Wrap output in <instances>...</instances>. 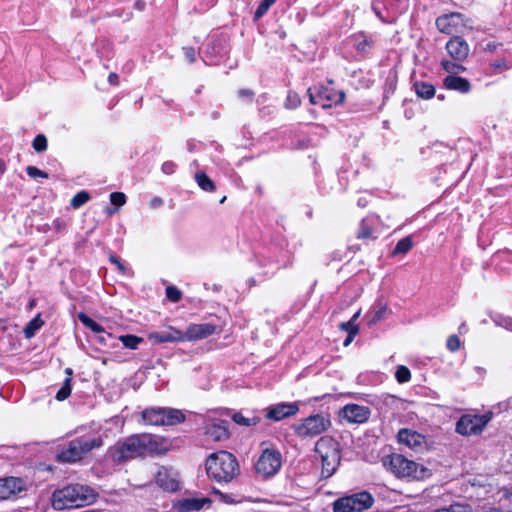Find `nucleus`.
I'll list each match as a JSON object with an SVG mask.
<instances>
[{
  "label": "nucleus",
  "mask_w": 512,
  "mask_h": 512,
  "mask_svg": "<svg viewBox=\"0 0 512 512\" xmlns=\"http://www.w3.org/2000/svg\"><path fill=\"white\" fill-rule=\"evenodd\" d=\"M65 372H66V374L68 375V377H70V378H71V375H72V369H71V368H67V369L65 370Z\"/></svg>",
  "instance_id": "nucleus-61"
},
{
  "label": "nucleus",
  "mask_w": 512,
  "mask_h": 512,
  "mask_svg": "<svg viewBox=\"0 0 512 512\" xmlns=\"http://www.w3.org/2000/svg\"><path fill=\"white\" fill-rule=\"evenodd\" d=\"M70 394H71V378L67 377L64 380L62 387L58 390V392L56 394V399L58 401H63L65 399H67L70 396Z\"/></svg>",
  "instance_id": "nucleus-35"
},
{
  "label": "nucleus",
  "mask_w": 512,
  "mask_h": 512,
  "mask_svg": "<svg viewBox=\"0 0 512 512\" xmlns=\"http://www.w3.org/2000/svg\"><path fill=\"white\" fill-rule=\"evenodd\" d=\"M238 96L240 98H245V99H248V100H252V98L254 97V92L250 89H240L238 91Z\"/></svg>",
  "instance_id": "nucleus-51"
},
{
  "label": "nucleus",
  "mask_w": 512,
  "mask_h": 512,
  "mask_svg": "<svg viewBox=\"0 0 512 512\" xmlns=\"http://www.w3.org/2000/svg\"><path fill=\"white\" fill-rule=\"evenodd\" d=\"M340 328L348 332V334H350V332H352L353 330H355V333H358V326L355 325L352 321L341 323Z\"/></svg>",
  "instance_id": "nucleus-49"
},
{
  "label": "nucleus",
  "mask_w": 512,
  "mask_h": 512,
  "mask_svg": "<svg viewBox=\"0 0 512 512\" xmlns=\"http://www.w3.org/2000/svg\"><path fill=\"white\" fill-rule=\"evenodd\" d=\"M43 324L44 322L41 320L39 315L33 318L24 329V334L26 338L33 337L37 330H39Z\"/></svg>",
  "instance_id": "nucleus-29"
},
{
  "label": "nucleus",
  "mask_w": 512,
  "mask_h": 512,
  "mask_svg": "<svg viewBox=\"0 0 512 512\" xmlns=\"http://www.w3.org/2000/svg\"><path fill=\"white\" fill-rule=\"evenodd\" d=\"M464 23V16L458 12L441 15L436 19L438 30L447 35L457 32V28Z\"/></svg>",
  "instance_id": "nucleus-16"
},
{
  "label": "nucleus",
  "mask_w": 512,
  "mask_h": 512,
  "mask_svg": "<svg viewBox=\"0 0 512 512\" xmlns=\"http://www.w3.org/2000/svg\"><path fill=\"white\" fill-rule=\"evenodd\" d=\"M205 434L213 441L228 439V422L219 418H209L205 422Z\"/></svg>",
  "instance_id": "nucleus-15"
},
{
  "label": "nucleus",
  "mask_w": 512,
  "mask_h": 512,
  "mask_svg": "<svg viewBox=\"0 0 512 512\" xmlns=\"http://www.w3.org/2000/svg\"><path fill=\"white\" fill-rule=\"evenodd\" d=\"M309 100L313 105H320L322 108H330L344 101L343 91H334L330 87H314L308 89Z\"/></svg>",
  "instance_id": "nucleus-10"
},
{
  "label": "nucleus",
  "mask_w": 512,
  "mask_h": 512,
  "mask_svg": "<svg viewBox=\"0 0 512 512\" xmlns=\"http://www.w3.org/2000/svg\"><path fill=\"white\" fill-rule=\"evenodd\" d=\"M205 466L208 477L219 483L231 482L240 472L235 456L227 451L209 455Z\"/></svg>",
  "instance_id": "nucleus-4"
},
{
  "label": "nucleus",
  "mask_w": 512,
  "mask_h": 512,
  "mask_svg": "<svg viewBox=\"0 0 512 512\" xmlns=\"http://www.w3.org/2000/svg\"><path fill=\"white\" fill-rule=\"evenodd\" d=\"M175 168H176L175 163H173L171 161H166L162 164L161 170L163 173L170 175V174L174 173Z\"/></svg>",
  "instance_id": "nucleus-47"
},
{
  "label": "nucleus",
  "mask_w": 512,
  "mask_h": 512,
  "mask_svg": "<svg viewBox=\"0 0 512 512\" xmlns=\"http://www.w3.org/2000/svg\"><path fill=\"white\" fill-rule=\"evenodd\" d=\"M32 146L37 152H44L47 149V138L43 134L37 135L33 142Z\"/></svg>",
  "instance_id": "nucleus-38"
},
{
  "label": "nucleus",
  "mask_w": 512,
  "mask_h": 512,
  "mask_svg": "<svg viewBox=\"0 0 512 512\" xmlns=\"http://www.w3.org/2000/svg\"><path fill=\"white\" fill-rule=\"evenodd\" d=\"M149 339L154 343L177 342L184 340V334L181 331L170 327L164 331L151 333Z\"/></svg>",
  "instance_id": "nucleus-21"
},
{
  "label": "nucleus",
  "mask_w": 512,
  "mask_h": 512,
  "mask_svg": "<svg viewBox=\"0 0 512 512\" xmlns=\"http://www.w3.org/2000/svg\"><path fill=\"white\" fill-rule=\"evenodd\" d=\"M232 420L238 425L249 427L257 425L261 419L254 414L252 416H244L241 412H236L232 415Z\"/></svg>",
  "instance_id": "nucleus-26"
},
{
  "label": "nucleus",
  "mask_w": 512,
  "mask_h": 512,
  "mask_svg": "<svg viewBox=\"0 0 512 512\" xmlns=\"http://www.w3.org/2000/svg\"><path fill=\"white\" fill-rule=\"evenodd\" d=\"M97 494L86 485L71 484L57 489L52 494V507L66 510L89 505L95 501Z\"/></svg>",
  "instance_id": "nucleus-2"
},
{
  "label": "nucleus",
  "mask_w": 512,
  "mask_h": 512,
  "mask_svg": "<svg viewBox=\"0 0 512 512\" xmlns=\"http://www.w3.org/2000/svg\"><path fill=\"white\" fill-rule=\"evenodd\" d=\"M90 200V195L86 191L78 192L71 200L70 205L78 209Z\"/></svg>",
  "instance_id": "nucleus-34"
},
{
  "label": "nucleus",
  "mask_w": 512,
  "mask_h": 512,
  "mask_svg": "<svg viewBox=\"0 0 512 512\" xmlns=\"http://www.w3.org/2000/svg\"><path fill=\"white\" fill-rule=\"evenodd\" d=\"M356 334L357 333H355V330L350 332V334H348L347 338L344 340V346H348L352 342Z\"/></svg>",
  "instance_id": "nucleus-57"
},
{
  "label": "nucleus",
  "mask_w": 512,
  "mask_h": 512,
  "mask_svg": "<svg viewBox=\"0 0 512 512\" xmlns=\"http://www.w3.org/2000/svg\"><path fill=\"white\" fill-rule=\"evenodd\" d=\"M301 103L300 97L295 92H289L285 101V107L288 109H295Z\"/></svg>",
  "instance_id": "nucleus-40"
},
{
  "label": "nucleus",
  "mask_w": 512,
  "mask_h": 512,
  "mask_svg": "<svg viewBox=\"0 0 512 512\" xmlns=\"http://www.w3.org/2000/svg\"><path fill=\"white\" fill-rule=\"evenodd\" d=\"M446 345L451 352H455L460 349L461 342L456 335H451L448 337Z\"/></svg>",
  "instance_id": "nucleus-44"
},
{
  "label": "nucleus",
  "mask_w": 512,
  "mask_h": 512,
  "mask_svg": "<svg viewBox=\"0 0 512 512\" xmlns=\"http://www.w3.org/2000/svg\"><path fill=\"white\" fill-rule=\"evenodd\" d=\"M216 330L215 325L210 323L193 324L187 328L184 340L203 339L212 335Z\"/></svg>",
  "instance_id": "nucleus-20"
},
{
  "label": "nucleus",
  "mask_w": 512,
  "mask_h": 512,
  "mask_svg": "<svg viewBox=\"0 0 512 512\" xmlns=\"http://www.w3.org/2000/svg\"><path fill=\"white\" fill-rule=\"evenodd\" d=\"M110 201L113 205L121 207L126 203V196L122 192H113L110 194Z\"/></svg>",
  "instance_id": "nucleus-43"
},
{
  "label": "nucleus",
  "mask_w": 512,
  "mask_h": 512,
  "mask_svg": "<svg viewBox=\"0 0 512 512\" xmlns=\"http://www.w3.org/2000/svg\"><path fill=\"white\" fill-rule=\"evenodd\" d=\"M103 445L102 436L96 433H88L78 436L64 444L56 455L60 463H76L81 461L92 450Z\"/></svg>",
  "instance_id": "nucleus-3"
},
{
  "label": "nucleus",
  "mask_w": 512,
  "mask_h": 512,
  "mask_svg": "<svg viewBox=\"0 0 512 512\" xmlns=\"http://www.w3.org/2000/svg\"><path fill=\"white\" fill-rule=\"evenodd\" d=\"M314 450L321 460L322 477H331L337 470L341 460L339 443L330 436H323L316 442Z\"/></svg>",
  "instance_id": "nucleus-6"
},
{
  "label": "nucleus",
  "mask_w": 512,
  "mask_h": 512,
  "mask_svg": "<svg viewBox=\"0 0 512 512\" xmlns=\"http://www.w3.org/2000/svg\"><path fill=\"white\" fill-rule=\"evenodd\" d=\"M331 427L330 416L327 414L310 415L293 426L294 432L301 438L316 437Z\"/></svg>",
  "instance_id": "nucleus-7"
},
{
  "label": "nucleus",
  "mask_w": 512,
  "mask_h": 512,
  "mask_svg": "<svg viewBox=\"0 0 512 512\" xmlns=\"http://www.w3.org/2000/svg\"><path fill=\"white\" fill-rule=\"evenodd\" d=\"M374 499L370 493L363 491L337 499L333 504L334 512H361L373 505Z\"/></svg>",
  "instance_id": "nucleus-9"
},
{
  "label": "nucleus",
  "mask_w": 512,
  "mask_h": 512,
  "mask_svg": "<svg viewBox=\"0 0 512 512\" xmlns=\"http://www.w3.org/2000/svg\"><path fill=\"white\" fill-rule=\"evenodd\" d=\"M496 323L499 326H502L505 329L512 331V318H509V317L499 318L498 320H496Z\"/></svg>",
  "instance_id": "nucleus-48"
},
{
  "label": "nucleus",
  "mask_w": 512,
  "mask_h": 512,
  "mask_svg": "<svg viewBox=\"0 0 512 512\" xmlns=\"http://www.w3.org/2000/svg\"><path fill=\"white\" fill-rule=\"evenodd\" d=\"M395 377L399 383H406L411 379V372L406 366L400 365L396 369Z\"/></svg>",
  "instance_id": "nucleus-36"
},
{
  "label": "nucleus",
  "mask_w": 512,
  "mask_h": 512,
  "mask_svg": "<svg viewBox=\"0 0 512 512\" xmlns=\"http://www.w3.org/2000/svg\"><path fill=\"white\" fill-rule=\"evenodd\" d=\"M373 237V231L370 226L363 220L360 224L359 231L357 233L358 239H370Z\"/></svg>",
  "instance_id": "nucleus-39"
},
{
  "label": "nucleus",
  "mask_w": 512,
  "mask_h": 512,
  "mask_svg": "<svg viewBox=\"0 0 512 512\" xmlns=\"http://www.w3.org/2000/svg\"><path fill=\"white\" fill-rule=\"evenodd\" d=\"M183 52H184L186 60L189 63L195 62V60H196V51H195L194 48H192V47H184L183 48Z\"/></svg>",
  "instance_id": "nucleus-46"
},
{
  "label": "nucleus",
  "mask_w": 512,
  "mask_h": 512,
  "mask_svg": "<svg viewBox=\"0 0 512 512\" xmlns=\"http://www.w3.org/2000/svg\"><path fill=\"white\" fill-rule=\"evenodd\" d=\"M444 86L449 90H455L460 93H468L471 89L470 82L463 77L448 75L443 80Z\"/></svg>",
  "instance_id": "nucleus-23"
},
{
  "label": "nucleus",
  "mask_w": 512,
  "mask_h": 512,
  "mask_svg": "<svg viewBox=\"0 0 512 512\" xmlns=\"http://www.w3.org/2000/svg\"><path fill=\"white\" fill-rule=\"evenodd\" d=\"M413 246V242L410 237H405L401 239L395 246L393 250V255L397 254H405L407 253Z\"/></svg>",
  "instance_id": "nucleus-33"
},
{
  "label": "nucleus",
  "mask_w": 512,
  "mask_h": 512,
  "mask_svg": "<svg viewBox=\"0 0 512 512\" xmlns=\"http://www.w3.org/2000/svg\"><path fill=\"white\" fill-rule=\"evenodd\" d=\"M368 47H370V43L366 39H364V40H362V41L357 43V50L358 51L366 52Z\"/></svg>",
  "instance_id": "nucleus-55"
},
{
  "label": "nucleus",
  "mask_w": 512,
  "mask_h": 512,
  "mask_svg": "<svg viewBox=\"0 0 512 512\" xmlns=\"http://www.w3.org/2000/svg\"><path fill=\"white\" fill-rule=\"evenodd\" d=\"M265 411L267 419L277 422L296 415L299 411V406L296 402H281L267 407Z\"/></svg>",
  "instance_id": "nucleus-13"
},
{
  "label": "nucleus",
  "mask_w": 512,
  "mask_h": 512,
  "mask_svg": "<svg viewBox=\"0 0 512 512\" xmlns=\"http://www.w3.org/2000/svg\"><path fill=\"white\" fill-rule=\"evenodd\" d=\"M108 81L112 85H118L119 83V77L116 73H110L108 76Z\"/></svg>",
  "instance_id": "nucleus-56"
},
{
  "label": "nucleus",
  "mask_w": 512,
  "mask_h": 512,
  "mask_svg": "<svg viewBox=\"0 0 512 512\" xmlns=\"http://www.w3.org/2000/svg\"><path fill=\"white\" fill-rule=\"evenodd\" d=\"M119 340L122 342V344L129 349H137L138 345L143 342V339L141 337L127 334V335H121L119 337Z\"/></svg>",
  "instance_id": "nucleus-30"
},
{
  "label": "nucleus",
  "mask_w": 512,
  "mask_h": 512,
  "mask_svg": "<svg viewBox=\"0 0 512 512\" xmlns=\"http://www.w3.org/2000/svg\"><path fill=\"white\" fill-rule=\"evenodd\" d=\"M281 458L279 451L265 449L255 464L256 472L265 478L275 475L281 468Z\"/></svg>",
  "instance_id": "nucleus-11"
},
{
  "label": "nucleus",
  "mask_w": 512,
  "mask_h": 512,
  "mask_svg": "<svg viewBox=\"0 0 512 512\" xmlns=\"http://www.w3.org/2000/svg\"><path fill=\"white\" fill-rule=\"evenodd\" d=\"M491 66L496 69H508V63L505 59H499L495 60L493 63H491Z\"/></svg>",
  "instance_id": "nucleus-52"
},
{
  "label": "nucleus",
  "mask_w": 512,
  "mask_h": 512,
  "mask_svg": "<svg viewBox=\"0 0 512 512\" xmlns=\"http://www.w3.org/2000/svg\"><path fill=\"white\" fill-rule=\"evenodd\" d=\"M456 62L457 61L453 62L450 60H442L441 65L446 72H448L452 75V74L458 73L459 71H463L465 69L462 65H460Z\"/></svg>",
  "instance_id": "nucleus-37"
},
{
  "label": "nucleus",
  "mask_w": 512,
  "mask_h": 512,
  "mask_svg": "<svg viewBox=\"0 0 512 512\" xmlns=\"http://www.w3.org/2000/svg\"><path fill=\"white\" fill-rule=\"evenodd\" d=\"M360 316V311L356 312L352 318L350 319V321H352L353 323L358 319V317Z\"/></svg>",
  "instance_id": "nucleus-59"
},
{
  "label": "nucleus",
  "mask_w": 512,
  "mask_h": 512,
  "mask_svg": "<svg viewBox=\"0 0 512 512\" xmlns=\"http://www.w3.org/2000/svg\"><path fill=\"white\" fill-rule=\"evenodd\" d=\"M195 180L202 190L207 192H212L215 190L213 181L204 172H197L195 174Z\"/></svg>",
  "instance_id": "nucleus-27"
},
{
  "label": "nucleus",
  "mask_w": 512,
  "mask_h": 512,
  "mask_svg": "<svg viewBox=\"0 0 512 512\" xmlns=\"http://www.w3.org/2000/svg\"><path fill=\"white\" fill-rule=\"evenodd\" d=\"M397 437L399 443L404 444L415 451H421L426 446L425 436L410 429H401L398 432Z\"/></svg>",
  "instance_id": "nucleus-18"
},
{
  "label": "nucleus",
  "mask_w": 512,
  "mask_h": 512,
  "mask_svg": "<svg viewBox=\"0 0 512 512\" xmlns=\"http://www.w3.org/2000/svg\"><path fill=\"white\" fill-rule=\"evenodd\" d=\"M371 411L366 406L358 404H347L339 412L340 417L349 423L361 424L366 422L370 417Z\"/></svg>",
  "instance_id": "nucleus-14"
},
{
  "label": "nucleus",
  "mask_w": 512,
  "mask_h": 512,
  "mask_svg": "<svg viewBox=\"0 0 512 512\" xmlns=\"http://www.w3.org/2000/svg\"><path fill=\"white\" fill-rule=\"evenodd\" d=\"M156 484L165 491L174 492L179 489L178 481L173 478L168 470L164 467L160 468L155 475Z\"/></svg>",
  "instance_id": "nucleus-22"
},
{
  "label": "nucleus",
  "mask_w": 512,
  "mask_h": 512,
  "mask_svg": "<svg viewBox=\"0 0 512 512\" xmlns=\"http://www.w3.org/2000/svg\"><path fill=\"white\" fill-rule=\"evenodd\" d=\"M277 0H262L254 13V21L260 20Z\"/></svg>",
  "instance_id": "nucleus-31"
},
{
  "label": "nucleus",
  "mask_w": 512,
  "mask_h": 512,
  "mask_svg": "<svg viewBox=\"0 0 512 512\" xmlns=\"http://www.w3.org/2000/svg\"><path fill=\"white\" fill-rule=\"evenodd\" d=\"M26 489L25 481L18 477H6L0 479V500H6L10 497L23 492Z\"/></svg>",
  "instance_id": "nucleus-17"
},
{
  "label": "nucleus",
  "mask_w": 512,
  "mask_h": 512,
  "mask_svg": "<svg viewBox=\"0 0 512 512\" xmlns=\"http://www.w3.org/2000/svg\"><path fill=\"white\" fill-rule=\"evenodd\" d=\"M488 512H503V511L498 508H492Z\"/></svg>",
  "instance_id": "nucleus-62"
},
{
  "label": "nucleus",
  "mask_w": 512,
  "mask_h": 512,
  "mask_svg": "<svg viewBox=\"0 0 512 512\" xmlns=\"http://www.w3.org/2000/svg\"><path fill=\"white\" fill-rule=\"evenodd\" d=\"M491 420V413L483 415H464L456 424V431L461 435L480 434Z\"/></svg>",
  "instance_id": "nucleus-12"
},
{
  "label": "nucleus",
  "mask_w": 512,
  "mask_h": 512,
  "mask_svg": "<svg viewBox=\"0 0 512 512\" xmlns=\"http://www.w3.org/2000/svg\"><path fill=\"white\" fill-rule=\"evenodd\" d=\"M26 173L31 177V178H37V177H42V178H48V174L40 169H38L37 167L35 166H27L26 167Z\"/></svg>",
  "instance_id": "nucleus-45"
},
{
  "label": "nucleus",
  "mask_w": 512,
  "mask_h": 512,
  "mask_svg": "<svg viewBox=\"0 0 512 512\" xmlns=\"http://www.w3.org/2000/svg\"><path fill=\"white\" fill-rule=\"evenodd\" d=\"M65 226H66L65 222L61 219H55L52 222V228L59 233L65 229Z\"/></svg>",
  "instance_id": "nucleus-50"
},
{
  "label": "nucleus",
  "mask_w": 512,
  "mask_h": 512,
  "mask_svg": "<svg viewBox=\"0 0 512 512\" xmlns=\"http://www.w3.org/2000/svg\"><path fill=\"white\" fill-rule=\"evenodd\" d=\"M135 7H136L137 9H139V10H144V8H145V2H144V1H142V0H138V1H136V3H135Z\"/></svg>",
  "instance_id": "nucleus-58"
},
{
  "label": "nucleus",
  "mask_w": 512,
  "mask_h": 512,
  "mask_svg": "<svg viewBox=\"0 0 512 512\" xmlns=\"http://www.w3.org/2000/svg\"><path fill=\"white\" fill-rule=\"evenodd\" d=\"M156 448L157 441L152 435H132L110 448L109 454L114 462L122 463L136 457H143L146 453L154 452Z\"/></svg>",
  "instance_id": "nucleus-1"
},
{
  "label": "nucleus",
  "mask_w": 512,
  "mask_h": 512,
  "mask_svg": "<svg viewBox=\"0 0 512 512\" xmlns=\"http://www.w3.org/2000/svg\"><path fill=\"white\" fill-rule=\"evenodd\" d=\"M205 503H210L207 498H186L178 503V509L181 512L199 511Z\"/></svg>",
  "instance_id": "nucleus-24"
},
{
  "label": "nucleus",
  "mask_w": 512,
  "mask_h": 512,
  "mask_svg": "<svg viewBox=\"0 0 512 512\" xmlns=\"http://www.w3.org/2000/svg\"><path fill=\"white\" fill-rule=\"evenodd\" d=\"M359 205H364V201L359 200Z\"/></svg>",
  "instance_id": "nucleus-63"
},
{
  "label": "nucleus",
  "mask_w": 512,
  "mask_h": 512,
  "mask_svg": "<svg viewBox=\"0 0 512 512\" xmlns=\"http://www.w3.org/2000/svg\"><path fill=\"white\" fill-rule=\"evenodd\" d=\"M166 296L172 302H178L181 299L182 293L175 286H169L166 288Z\"/></svg>",
  "instance_id": "nucleus-42"
},
{
  "label": "nucleus",
  "mask_w": 512,
  "mask_h": 512,
  "mask_svg": "<svg viewBox=\"0 0 512 512\" xmlns=\"http://www.w3.org/2000/svg\"><path fill=\"white\" fill-rule=\"evenodd\" d=\"M5 171V164L4 162L0 159V175L3 174Z\"/></svg>",
  "instance_id": "nucleus-60"
},
{
  "label": "nucleus",
  "mask_w": 512,
  "mask_h": 512,
  "mask_svg": "<svg viewBox=\"0 0 512 512\" xmlns=\"http://www.w3.org/2000/svg\"><path fill=\"white\" fill-rule=\"evenodd\" d=\"M142 419L150 425H175L185 420L181 410L173 408L152 407L142 412Z\"/></svg>",
  "instance_id": "nucleus-8"
},
{
  "label": "nucleus",
  "mask_w": 512,
  "mask_h": 512,
  "mask_svg": "<svg viewBox=\"0 0 512 512\" xmlns=\"http://www.w3.org/2000/svg\"><path fill=\"white\" fill-rule=\"evenodd\" d=\"M110 261L116 265V267L118 268V270L121 272V273H124L125 272V267L124 265L120 262V260L115 257V256H111L110 257Z\"/></svg>",
  "instance_id": "nucleus-54"
},
{
  "label": "nucleus",
  "mask_w": 512,
  "mask_h": 512,
  "mask_svg": "<svg viewBox=\"0 0 512 512\" xmlns=\"http://www.w3.org/2000/svg\"><path fill=\"white\" fill-rule=\"evenodd\" d=\"M446 50L454 61L462 62L469 55V45L461 37H453L446 43Z\"/></svg>",
  "instance_id": "nucleus-19"
},
{
  "label": "nucleus",
  "mask_w": 512,
  "mask_h": 512,
  "mask_svg": "<svg viewBox=\"0 0 512 512\" xmlns=\"http://www.w3.org/2000/svg\"><path fill=\"white\" fill-rule=\"evenodd\" d=\"M77 317H78L79 321L83 325H85L86 327L90 328L93 332H95V333H102V332H104V328L100 324L95 322L93 319H91L85 313L80 312Z\"/></svg>",
  "instance_id": "nucleus-28"
},
{
  "label": "nucleus",
  "mask_w": 512,
  "mask_h": 512,
  "mask_svg": "<svg viewBox=\"0 0 512 512\" xmlns=\"http://www.w3.org/2000/svg\"><path fill=\"white\" fill-rule=\"evenodd\" d=\"M225 199H226V197H223L220 202L223 203L225 201Z\"/></svg>",
  "instance_id": "nucleus-64"
},
{
  "label": "nucleus",
  "mask_w": 512,
  "mask_h": 512,
  "mask_svg": "<svg viewBox=\"0 0 512 512\" xmlns=\"http://www.w3.org/2000/svg\"><path fill=\"white\" fill-rule=\"evenodd\" d=\"M414 90L418 97L428 100L435 95V87L428 82H415Z\"/></svg>",
  "instance_id": "nucleus-25"
},
{
  "label": "nucleus",
  "mask_w": 512,
  "mask_h": 512,
  "mask_svg": "<svg viewBox=\"0 0 512 512\" xmlns=\"http://www.w3.org/2000/svg\"><path fill=\"white\" fill-rule=\"evenodd\" d=\"M149 205L152 209H157L163 205V200L160 197H154L151 199Z\"/></svg>",
  "instance_id": "nucleus-53"
},
{
  "label": "nucleus",
  "mask_w": 512,
  "mask_h": 512,
  "mask_svg": "<svg viewBox=\"0 0 512 512\" xmlns=\"http://www.w3.org/2000/svg\"><path fill=\"white\" fill-rule=\"evenodd\" d=\"M431 512H472V508L468 504L454 503L449 507L435 509Z\"/></svg>",
  "instance_id": "nucleus-32"
},
{
  "label": "nucleus",
  "mask_w": 512,
  "mask_h": 512,
  "mask_svg": "<svg viewBox=\"0 0 512 512\" xmlns=\"http://www.w3.org/2000/svg\"><path fill=\"white\" fill-rule=\"evenodd\" d=\"M383 466L398 478L422 480L430 475V471L407 459L401 454H391L382 458Z\"/></svg>",
  "instance_id": "nucleus-5"
},
{
  "label": "nucleus",
  "mask_w": 512,
  "mask_h": 512,
  "mask_svg": "<svg viewBox=\"0 0 512 512\" xmlns=\"http://www.w3.org/2000/svg\"><path fill=\"white\" fill-rule=\"evenodd\" d=\"M386 313L387 307L384 305L379 306L377 310L371 313V319L369 321V324H375L378 321L383 320L385 318Z\"/></svg>",
  "instance_id": "nucleus-41"
}]
</instances>
